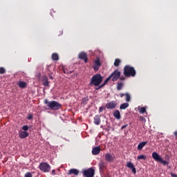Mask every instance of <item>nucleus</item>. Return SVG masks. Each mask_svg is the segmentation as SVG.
<instances>
[{
    "mask_svg": "<svg viewBox=\"0 0 177 177\" xmlns=\"http://www.w3.org/2000/svg\"><path fill=\"white\" fill-rule=\"evenodd\" d=\"M44 104H46L48 108L46 110H53L54 111H57L62 109V104L59 103L57 101H48V100H44Z\"/></svg>",
    "mask_w": 177,
    "mask_h": 177,
    "instance_id": "f257e3e1",
    "label": "nucleus"
},
{
    "mask_svg": "<svg viewBox=\"0 0 177 177\" xmlns=\"http://www.w3.org/2000/svg\"><path fill=\"white\" fill-rule=\"evenodd\" d=\"M102 82H103V76L100 73H97L92 76L88 85L90 86H99Z\"/></svg>",
    "mask_w": 177,
    "mask_h": 177,
    "instance_id": "f03ea898",
    "label": "nucleus"
},
{
    "mask_svg": "<svg viewBox=\"0 0 177 177\" xmlns=\"http://www.w3.org/2000/svg\"><path fill=\"white\" fill-rule=\"evenodd\" d=\"M124 75L126 77H135L136 75V71H135V68L127 65L124 67L123 69Z\"/></svg>",
    "mask_w": 177,
    "mask_h": 177,
    "instance_id": "7ed1b4c3",
    "label": "nucleus"
},
{
    "mask_svg": "<svg viewBox=\"0 0 177 177\" xmlns=\"http://www.w3.org/2000/svg\"><path fill=\"white\" fill-rule=\"evenodd\" d=\"M152 158H153V160H155V161H157V162H160V164H162V165H168V164H169V162L164 160L157 152L152 153Z\"/></svg>",
    "mask_w": 177,
    "mask_h": 177,
    "instance_id": "20e7f679",
    "label": "nucleus"
},
{
    "mask_svg": "<svg viewBox=\"0 0 177 177\" xmlns=\"http://www.w3.org/2000/svg\"><path fill=\"white\" fill-rule=\"evenodd\" d=\"M121 77V72L118 69L115 70L110 75L109 77L112 80L113 82H115Z\"/></svg>",
    "mask_w": 177,
    "mask_h": 177,
    "instance_id": "39448f33",
    "label": "nucleus"
},
{
    "mask_svg": "<svg viewBox=\"0 0 177 177\" xmlns=\"http://www.w3.org/2000/svg\"><path fill=\"white\" fill-rule=\"evenodd\" d=\"M39 168L42 172H49V171H50V165L47 162H41L39 165Z\"/></svg>",
    "mask_w": 177,
    "mask_h": 177,
    "instance_id": "423d86ee",
    "label": "nucleus"
},
{
    "mask_svg": "<svg viewBox=\"0 0 177 177\" xmlns=\"http://www.w3.org/2000/svg\"><path fill=\"white\" fill-rule=\"evenodd\" d=\"M83 176L86 177H93L95 176V169L93 168H89L87 170L83 171Z\"/></svg>",
    "mask_w": 177,
    "mask_h": 177,
    "instance_id": "0eeeda50",
    "label": "nucleus"
},
{
    "mask_svg": "<svg viewBox=\"0 0 177 177\" xmlns=\"http://www.w3.org/2000/svg\"><path fill=\"white\" fill-rule=\"evenodd\" d=\"M117 102L111 101L106 104V108L110 110H114L117 107Z\"/></svg>",
    "mask_w": 177,
    "mask_h": 177,
    "instance_id": "6e6552de",
    "label": "nucleus"
},
{
    "mask_svg": "<svg viewBox=\"0 0 177 177\" xmlns=\"http://www.w3.org/2000/svg\"><path fill=\"white\" fill-rule=\"evenodd\" d=\"M78 57L80 60H84V63H88V55L86 53L81 52L78 55Z\"/></svg>",
    "mask_w": 177,
    "mask_h": 177,
    "instance_id": "1a4fd4ad",
    "label": "nucleus"
},
{
    "mask_svg": "<svg viewBox=\"0 0 177 177\" xmlns=\"http://www.w3.org/2000/svg\"><path fill=\"white\" fill-rule=\"evenodd\" d=\"M102 66V63H100V59H97L94 61V66H93V68L94 71H99V68Z\"/></svg>",
    "mask_w": 177,
    "mask_h": 177,
    "instance_id": "9d476101",
    "label": "nucleus"
},
{
    "mask_svg": "<svg viewBox=\"0 0 177 177\" xmlns=\"http://www.w3.org/2000/svg\"><path fill=\"white\" fill-rule=\"evenodd\" d=\"M127 168H129L131 169V172L136 175V168H135V166H133V164L131 162H127Z\"/></svg>",
    "mask_w": 177,
    "mask_h": 177,
    "instance_id": "9b49d317",
    "label": "nucleus"
},
{
    "mask_svg": "<svg viewBox=\"0 0 177 177\" xmlns=\"http://www.w3.org/2000/svg\"><path fill=\"white\" fill-rule=\"evenodd\" d=\"M29 135L30 134L27 131H19V136L20 139H26V138H28Z\"/></svg>",
    "mask_w": 177,
    "mask_h": 177,
    "instance_id": "f8f14e48",
    "label": "nucleus"
},
{
    "mask_svg": "<svg viewBox=\"0 0 177 177\" xmlns=\"http://www.w3.org/2000/svg\"><path fill=\"white\" fill-rule=\"evenodd\" d=\"M80 174V171L77 169H71L68 170L67 175H75L77 176Z\"/></svg>",
    "mask_w": 177,
    "mask_h": 177,
    "instance_id": "ddd939ff",
    "label": "nucleus"
},
{
    "mask_svg": "<svg viewBox=\"0 0 177 177\" xmlns=\"http://www.w3.org/2000/svg\"><path fill=\"white\" fill-rule=\"evenodd\" d=\"M120 97H124L125 96V100L126 102H131V95L128 93H120Z\"/></svg>",
    "mask_w": 177,
    "mask_h": 177,
    "instance_id": "4468645a",
    "label": "nucleus"
},
{
    "mask_svg": "<svg viewBox=\"0 0 177 177\" xmlns=\"http://www.w3.org/2000/svg\"><path fill=\"white\" fill-rule=\"evenodd\" d=\"M105 160L108 162H112V161H113L114 160V156H111V154L108 153L105 155Z\"/></svg>",
    "mask_w": 177,
    "mask_h": 177,
    "instance_id": "2eb2a0df",
    "label": "nucleus"
},
{
    "mask_svg": "<svg viewBox=\"0 0 177 177\" xmlns=\"http://www.w3.org/2000/svg\"><path fill=\"white\" fill-rule=\"evenodd\" d=\"M42 84L44 86H49V80L47 76H43L41 79Z\"/></svg>",
    "mask_w": 177,
    "mask_h": 177,
    "instance_id": "dca6fc26",
    "label": "nucleus"
},
{
    "mask_svg": "<svg viewBox=\"0 0 177 177\" xmlns=\"http://www.w3.org/2000/svg\"><path fill=\"white\" fill-rule=\"evenodd\" d=\"M99 153H100V147H95L93 148L92 154H93V156H97Z\"/></svg>",
    "mask_w": 177,
    "mask_h": 177,
    "instance_id": "f3484780",
    "label": "nucleus"
},
{
    "mask_svg": "<svg viewBox=\"0 0 177 177\" xmlns=\"http://www.w3.org/2000/svg\"><path fill=\"white\" fill-rule=\"evenodd\" d=\"M113 117H115L116 120H120L121 118V113H120L119 110H115L113 111Z\"/></svg>",
    "mask_w": 177,
    "mask_h": 177,
    "instance_id": "a211bd4d",
    "label": "nucleus"
},
{
    "mask_svg": "<svg viewBox=\"0 0 177 177\" xmlns=\"http://www.w3.org/2000/svg\"><path fill=\"white\" fill-rule=\"evenodd\" d=\"M100 122H102V120H100V116L99 115H97L94 117V124L95 125H100Z\"/></svg>",
    "mask_w": 177,
    "mask_h": 177,
    "instance_id": "6ab92c4d",
    "label": "nucleus"
},
{
    "mask_svg": "<svg viewBox=\"0 0 177 177\" xmlns=\"http://www.w3.org/2000/svg\"><path fill=\"white\" fill-rule=\"evenodd\" d=\"M146 145H147V141L140 142L137 147L138 150H142V149H143Z\"/></svg>",
    "mask_w": 177,
    "mask_h": 177,
    "instance_id": "aec40b11",
    "label": "nucleus"
},
{
    "mask_svg": "<svg viewBox=\"0 0 177 177\" xmlns=\"http://www.w3.org/2000/svg\"><path fill=\"white\" fill-rule=\"evenodd\" d=\"M129 107V104L128 102L123 103L120 106V110H125Z\"/></svg>",
    "mask_w": 177,
    "mask_h": 177,
    "instance_id": "412c9836",
    "label": "nucleus"
},
{
    "mask_svg": "<svg viewBox=\"0 0 177 177\" xmlns=\"http://www.w3.org/2000/svg\"><path fill=\"white\" fill-rule=\"evenodd\" d=\"M54 69H55V68L53 67V66L49 65L46 68V71H47L48 74H53V72L52 71V70H54Z\"/></svg>",
    "mask_w": 177,
    "mask_h": 177,
    "instance_id": "4be33fe9",
    "label": "nucleus"
},
{
    "mask_svg": "<svg viewBox=\"0 0 177 177\" xmlns=\"http://www.w3.org/2000/svg\"><path fill=\"white\" fill-rule=\"evenodd\" d=\"M18 86L24 89V88H26V86H27V83H26V82H19Z\"/></svg>",
    "mask_w": 177,
    "mask_h": 177,
    "instance_id": "5701e85b",
    "label": "nucleus"
},
{
    "mask_svg": "<svg viewBox=\"0 0 177 177\" xmlns=\"http://www.w3.org/2000/svg\"><path fill=\"white\" fill-rule=\"evenodd\" d=\"M52 60H54V62H56L59 60V55L57 53H53L51 55Z\"/></svg>",
    "mask_w": 177,
    "mask_h": 177,
    "instance_id": "b1692460",
    "label": "nucleus"
},
{
    "mask_svg": "<svg viewBox=\"0 0 177 177\" xmlns=\"http://www.w3.org/2000/svg\"><path fill=\"white\" fill-rule=\"evenodd\" d=\"M113 64H114L115 67H118V66H120V64H121V59H120L118 58L115 59Z\"/></svg>",
    "mask_w": 177,
    "mask_h": 177,
    "instance_id": "393cba45",
    "label": "nucleus"
},
{
    "mask_svg": "<svg viewBox=\"0 0 177 177\" xmlns=\"http://www.w3.org/2000/svg\"><path fill=\"white\" fill-rule=\"evenodd\" d=\"M88 101H89L88 97H83L82 99V104H86Z\"/></svg>",
    "mask_w": 177,
    "mask_h": 177,
    "instance_id": "a878e982",
    "label": "nucleus"
},
{
    "mask_svg": "<svg viewBox=\"0 0 177 177\" xmlns=\"http://www.w3.org/2000/svg\"><path fill=\"white\" fill-rule=\"evenodd\" d=\"M122 86H124V84H122V82H118L117 84V91H121V89H122Z\"/></svg>",
    "mask_w": 177,
    "mask_h": 177,
    "instance_id": "bb28decb",
    "label": "nucleus"
},
{
    "mask_svg": "<svg viewBox=\"0 0 177 177\" xmlns=\"http://www.w3.org/2000/svg\"><path fill=\"white\" fill-rule=\"evenodd\" d=\"M99 168L100 171H103L104 169V162H101L99 163Z\"/></svg>",
    "mask_w": 177,
    "mask_h": 177,
    "instance_id": "cd10ccee",
    "label": "nucleus"
},
{
    "mask_svg": "<svg viewBox=\"0 0 177 177\" xmlns=\"http://www.w3.org/2000/svg\"><path fill=\"white\" fill-rule=\"evenodd\" d=\"M140 114H144V113H146V108L145 107H141L139 110Z\"/></svg>",
    "mask_w": 177,
    "mask_h": 177,
    "instance_id": "c85d7f7f",
    "label": "nucleus"
},
{
    "mask_svg": "<svg viewBox=\"0 0 177 177\" xmlns=\"http://www.w3.org/2000/svg\"><path fill=\"white\" fill-rule=\"evenodd\" d=\"M146 156L145 155H140L137 157V160H146Z\"/></svg>",
    "mask_w": 177,
    "mask_h": 177,
    "instance_id": "c756f323",
    "label": "nucleus"
},
{
    "mask_svg": "<svg viewBox=\"0 0 177 177\" xmlns=\"http://www.w3.org/2000/svg\"><path fill=\"white\" fill-rule=\"evenodd\" d=\"M6 73V70L3 67H0V74H5Z\"/></svg>",
    "mask_w": 177,
    "mask_h": 177,
    "instance_id": "7c9ffc66",
    "label": "nucleus"
},
{
    "mask_svg": "<svg viewBox=\"0 0 177 177\" xmlns=\"http://www.w3.org/2000/svg\"><path fill=\"white\" fill-rule=\"evenodd\" d=\"M22 130L25 132H27L28 131V127L27 125H24L22 127Z\"/></svg>",
    "mask_w": 177,
    "mask_h": 177,
    "instance_id": "2f4dec72",
    "label": "nucleus"
},
{
    "mask_svg": "<svg viewBox=\"0 0 177 177\" xmlns=\"http://www.w3.org/2000/svg\"><path fill=\"white\" fill-rule=\"evenodd\" d=\"M110 80H111V77H110V76H109L104 81V85H106V84H107V82H109V81H110Z\"/></svg>",
    "mask_w": 177,
    "mask_h": 177,
    "instance_id": "473e14b6",
    "label": "nucleus"
},
{
    "mask_svg": "<svg viewBox=\"0 0 177 177\" xmlns=\"http://www.w3.org/2000/svg\"><path fill=\"white\" fill-rule=\"evenodd\" d=\"M106 84L104 83H102L101 85H99L98 88H95V91H99V89H102L103 86H104Z\"/></svg>",
    "mask_w": 177,
    "mask_h": 177,
    "instance_id": "72a5a7b5",
    "label": "nucleus"
},
{
    "mask_svg": "<svg viewBox=\"0 0 177 177\" xmlns=\"http://www.w3.org/2000/svg\"><path fill=\"white\" fill-rule=\"evenodd\" d=\"M24 177H32V174L31 172H27L25 175Z\"/></svg>",
    "mask_w": 177,
    "mask_h": 177,
    "instance_id": "f704fd0d",
    "label": "nucleus"
},
{
    "mask_svg": "<svg viewBox=\"0 0 177 177\" xmlns=\"http://www.w3.org/2000/svg\"><path fill=\"white\" fill-rule=\"evenodd\" d=\"M32 118H34V116L32 115V114L29 113L28 115V120H32Z\"/></svg>",
    "mask_w": 177,
    "mask_h": 177,
    "instance_id": "c9c22d12",
    "label": "nucleus"
},
{
    "mask_svg": "<svg viewBox=\"0 0 177 177\" xmlns=\"http://www.w3.org/2000/svg\"><path fill=\"white\" fill-rule=\"evenodd\" d=\"M140 120L144 122H146V118H145L143 116H140Z\"/></svg>",
    "mask_w": 177,
    "mask_h": 177,
    "instance_id": "e433bc0d",
    "label": "nucleus"
},
{
    "mask_svg": "<svg viewBox=\"0 0 177 177\" xmlns=\"http://www.w3.org/2000/svg\"><path fill=\"white\" fill-rule=\"evenodd\" d=\"M63 73H64V74H67V70H66V68H64V66H62V68Z\"/></svg>",
    "mask_w": 177,
    "mask_h": 177,
    "instance_id": "4c0bfd02",
    "label": "nucleus"
},
{
    "mask_svg": "<svg viewBox=\"0 0 177 177\" xmlns=\"http://www.w3.org/2000/svg\"><path fill=\"white\" fill-rule=\"evenodd\" d=\"M105 109L104 106H100L99 108V113H102L103 111V109Z\"/></svg>",
    "mask_w": 177,
    "mask_h": 177,
    "instance_id": "58836bf2",
    "label": "nucleus"
},
{
    "mask_svg": "<svg viewBox=\"0 0 177 177\" xmlns=\"http://www.w3.org/2000/svg\"><path fill=\"white\" fill-rule=\"evenodd\" d=\"M119 79L120 80V81H124L125 76H120Z\"/></svg>",
    "mask_w": 177,
    "mask_h": 177,
    "instance_id": "ea45409f",
    "label": "nucleus"
},
{
    "mask_svg": "<svg viewBox=\"0 0 177 177\" xmlns=\"http://www.w3.org/2000/svg\"><path fill=\"white\" fill-rule=\"evenodd\" d=\"M50 80H53V76H52V73L48 74Z\"/></svg>",
    "mask_w": 177,
    "mask_h": 177,
    "instance_id": "a19ab883",
    "label": "nucleus"
},
{
    "mask_svg": "<svg viewBox=\"0 0 177 177\" xmlns=\"http://www.w3.org/2000/svg\"><path fill=\"white\" fill-rule=\"evenodd\" d=\"M127 127H128V124L123 125L122 126L121 129H125V128Z\"/></svg>",
    "mask_w": 177,
    "mask_h": 177,
    "instance_id": "79ce46f5",
    "label": "nucleus"
},
{
    "mask_svg": "<svg viewBox=\"0 0 177 177\" xmlns=\"http://www.w3.org/2000/svg\"><path fill=\"white\" fill-rule=\"evenodd\" d=\"M171 176H172V177H177V174H174V173H171Z\"/></svg>",
    "mask_w": 177,
    "mask_h": 177,
    "instance_id": "37998d69",
    "label": "nucleus"
},
{
    "mask_svg": "<svg viewBox=\"0 0 177 177\" xmlns=\"http://www.w3.org/2000/svg\"><path fill=\"white\" fill-rule=\"evenodd\" d=\"M72 73H73V71H67L66 74H72Z\"/></svg>",
    "mask_w": 177,
    "mask_h": 177,
    "instance_id": "c03bdc74",
    "label": "nucleus"
},
{
    "mask_svg": "<svg viewBox=\"0 0 177 177\" xmlns=\"http://www.w3.org/2000/svg\"><path fill=\"white\" fill-rule=\"evenodd\" d=\"M174 136H177V131H174Z\"/></svg>",
    "mask_w": 177,
    "mask_h": 177,
    "instance_id": "a18cd8bd",
    "label": "nucleus"
},
{
    "mask_svg": "<svg viewBox=\"0 0 177 177\" xmlns=\"http://www.w3.org/2000/svg\"><path fill=\"white\" fill-rule=\"evenodd\" d=\"M56 171L55 169L52 170V174H55Z\"/></svg>",
    "mask_w": 177,
    "mask_h": 177,
    "instance_id": "49530a36",
    "label": "nucleus"
}]
</instances>
